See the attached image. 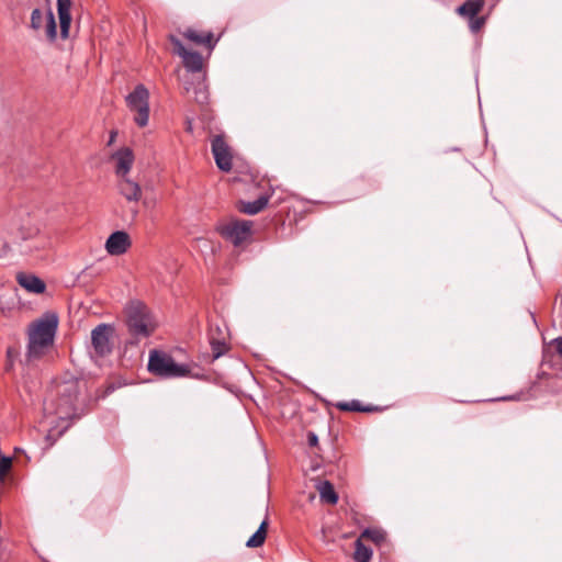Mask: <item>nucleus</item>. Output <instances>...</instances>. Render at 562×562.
<instances>
[{
  "label": "nucleus",
  "instance_id": "nucleus-14",
  "mask_svg": "<svg viewBox=\"0 0 562 562\" xmlns=\"http://www.w3.org/2000/svg\"><path fill=\"white\" fill-rule=\"evenodd\" d=\"M183 36L198 45H205L210 49H212L216 43V41L213 40V33L211 32H200L193 29H188L183 33Z\"/></svg>",
  "mask_w": 562,
  "mask_h": 562
},
{
  "label": "nucleus",
  "instance_id": "nucleus-26",
  "mask_svg": "<svg viewBox=\"0 0 562 562\" xmlns=\"http://www.w3.org/2000/svg\"><path fill=\"white\" fill-rule=\"evenodd\" d=\"M44 20H46V15H44V13L40 9H34L32 11L31 26L34 30L41 29Z\"/></svg>",
  "mask_w": 562,
  "mask_h": 562
},
{
  "label": "nucleus",
  "instance_id": "nucleus-18",
  "mask_svg": "<svg viewBox=\"0 0 562 562\" xmlns=\"http://www.w3.org/2000/svg\"><path fill=\"white\" fill-rule=\"evenodd\" d=\"M319 497L327 504L335 505L338 502V495L334 490V486L328 481H323L317 485Z\"/></svg>",
  "mask_w": 562,
  "mask_h": 562
},
{
  "label": "nucleus",
  "instance_id": "nucleus-8",
  "mask_svg": "<svg viewBox=\"0 0 562 562\" xmlns=\"http://www.w3.org/2000/svg\"><path fill=\"white\" fill-rule=\"evenodd\" d=\"M212 153L214 156V160L218 169L222 171L228 172L232 169V151L231 147L225 142L224 137L221 135H216L213 137L211 142Z\"/></svg>",
  "mask_w": 562,
  "mask_h": 562
},
{
  "label": "nucleus",
  "instance_id": "nucleus-28",
  "mask_svg": "<svg viewBox=\"0 0 562 562\" xmlns=\"http://www.w3.org/2000/svg\"><path fill=\"white\" fill-rule=\"evenodd\" d=\"M485 24V18L484 16H474V18H471L470 19V30L473 32V33H476L479 32L483 25Z\"/></svg>",
  "mask_w": 562,
  "mask_h": 562
},
{
  "label": "nucleus",
  "instance_id": "nucleus-2",
  "mask_svg": "<svg viewBox=\"0 0 562 562\" xmlns=\"http://www.w3.org/2000/svg\"><path fill=\"white\" fill-rule=\"evenodd\" d=\"M58 326V317L54 313H46L35 321L29 328L27 360L43 357L54 342Z\"/></svg>",
  "mask_w": 562,
  "mask_h": 562
},
{
  "label": "nucleus",
  "instance_id": "nucleus-1",
  "mask_svg": "<svg viewBox=\"0 0 562 562\" xmlns=\"http://www.w3.org/2000/svg\"><path fill=\"white\" fill-rule=\"evenodd\" d=\"M88 402L87 382L83 379L70 378L55 384L44 401V413L46 417H56L61 425L49 429L46 436L49 445L68 429L69 419L83 413Z\"/></svg>",
  "mask_w": 562,
  "mask_h": 562
},
{
  "label": "nucleus",
  "instance_id": "nucleus-21",
  "mask_svg": "<svg viewBox=\"0 0 562 562\" xmlns=\"http://www.w3.org/2000/svg\"><path fill=\"white\" fill-rule=\"evenodd\" d=\"M210 344L212 348L213 360L220 358L228 350V346L223 339H215L213 336H211Z\"/></svg>",
  "mask_w": 562,
  "mask_h": 562
},
{
  "label": "nucleus",
  "instance_id": "nucleus-19",
  "mask_svg": "<svg viewBox=\"0 0 562 562\" xmlns=\"http://www.w3.org/2000/svg\"><path fill=\"white\" fill-rule=\"evenodd\" d=\"M268 519L266 518L259 526L258 530L248 539L246 546L248 548H258L265 543L267 537Z\"/></svg>",
  "mask_w": 562,
  "mask_h": 562
},
{
  "label": "nucleus",
  "instance_id": "nucleus-25",
  "mask_svg": "<svg viewBox=\"0 0 562 562\" xmlns=\"http://www.w3.org/2000/svg\"><path fill=\"white\" fill-rule=\"evenodd\" d=\"M194 92V100L203 104L207 101V90L203 82H199L198 86L193 90Z\"/></svg>",
  "mask_w": 562,
  "mask_h": 562
},
{
  "label": "nucleus",
  "instance_id": "nucleus-4",
  "mask_svg": "<svg viewBox=\"0 0 562 562\" xmlns=\"http://www.w3.org/2000/svg\"><path fill=\"white\" fill-rule=\"evenodd\" d=\"M147 367L149 372L164 379L182 378L191 374L190 364H179L169 353L159 350L149 352Z\"/></svg>",
  "mask_w": 562,
  "mask_h": 562
},
{
  "label": "nucleus",
  "instance_id": "nucleus-30",
  "mask_svg": "<svg viewBox=\"0 0 562 562\" xmlns=\"http://www.w3.org/2000/svg\"><path fill=\"white\" fill-rule=\"evenodd\" d=\"M559 358H560V361L562 363V337H558L553 340L552 342Z\"/></svg>",
  "mask_w": 562,
  "mask_h": 562
},
{
  "label": "nucleus",
  "instance_id": "nucleus-20",
  "mask_svg": "<svg viewBox=\"0 0 562 562\" xmlns=\"http://www.w3.org/2000/svg\"><path fill=\"white\" fill-rule=\"evenodd\" d=\"M372 558V550L366 547L361 539H357L355 542V554L353 559L356 562H370Z\"/></svg>",
  "mask_w": 562,
  "mask_h": 562
},
{
  "label": "nucleus",
  "instance_id": "nucleus-7",
  "mask_svg": "<svg viewBox=\"0 0 562 562\" xmlns=\"http://www.w3.org/2000/svg\"><path fill=\"white\" fill-rule=\"evenodd\" d=\"M111 334L112 327L106 324H100L91 331V344L97 356L104 357L111 353Z\"/></svg>",
  "mask_w": 562,
  "mask_h": 562
},
{
  "label": "nucleus",
  "instance_id": "nucleus-16",
  "mask_svg": "<svg viewBox=\"0 0 562 562\" xmlns=\"http://www.w3.org/2000/svg\"><path fill=\"white\" fill-rule=\"evenodd\" d=\"M269 198L266 195L259 196L257 200L252 202H240L239 211L248 214L255 215L261 212L268 204Z\"/></svg>",
  "mask_w": 562,
  "mask_h": 562
},
{
  "label": "nucleus",
  "instance_id": "nucleus-3",
  "mask_svg": "<svg viewBox=\"0 0 562 562\" xmlns=\"http://www.w3.org/2000/svg\"><path fill=\"white\" fill-rule=\"evenodd\" d=\"M125 312L126 324L131 335L137 338H146L154 333L156 322L144 303L132 301L127 304Z\"/></svg>",
  "mask_w": 562,
  "mask_h": 562
},
{
  "label": "nucleus",
  "instance_id": "nucleus-13",
  "mask_svg": "<svg viewBox=\"0 0 562 562\" xmlns=\"http://www.w3.org/2000/svg\"><path fill=\"white\" fill-rule=\"evenodd\" d=\"M16 281L31 293L40 294L45 291V283L34 274L20 272L16 274Z\"/></svg>",
  "mask_w": 562,
  "mask_h": 562
},
{
  "label": "nucleus",
  "instance_id": "nucleus-5",
  "mask_svg": "<svg viewBox=\"0 0 562 562\" xmlns=\"http://www.w3.org/2000/svg\"><path fill=\"white\" fill-rule=\"evenodd\" d=\"M128 110L134 114V122L145 127L149 121V91L139 83L125 98Z\"/></svg>",
  "mask_w": 562,
  "mask_h": 562
},
{
  "label": "nucleus",
  "instance_id": "nucleus-31",
  "mask_svg": "<svg viewBox=\"0 0 562 562\" xmlns=\"http://www.w3.org/2000/svg\"><path fill=\"white\" fill-rule=\"evenodd\" d=\"M308 443L311 446H315L317 443V436L315 434H308Z\"/></svg>",
  "mask_w": 562,
  "mask_h": 562
},
{
  "label": "nucleus",
  "instance_id": "nucleus-29",
  "mask_svg": "<svg viewBox=\"0 0 562 562\" xmlns=\"http://www.w3.org/2000/svg\"><path fill=\"white\" fill-rule=\"evenodd\" d=\"M12 465V459L9 457H2L0 459V479H3L4 475L9 472Z\"/></svg>",
  "mask_w": 562,
  "mask_h": 562
},
{
  "label": "nucleus",
  "instance_id": "nucleus-17",
  "mask_svg": "<svg viewBox=\"0 0 562 562\" xmlns=\"http://www.w3.org/2000/svg\"><path fill=\"white\" fill-rule=\"evenodd\" d=\"M182 61L187 70L191 72H199L203 68L202 56L196 52H187L181 56Z\"/></svg>",
  "mask_w": 562,
  "mask_h": 562
},
{
  "label": "nucleus",
  "instance_id": "nucleus-12",
  "mask_svg": "<svg viewBox=\"0 0 562 562\" xmlns=\"http://www.w3.org/2000/svg\"><path fill=\"white\" fill-rule=\"evenodd\" d=\"M71 0H57V11L60 24V35L67 38L69 35V27L71 23Z\"/></svg>",
  "mask_w": 562,
  "mask_h": 562
},
{
  "label": "nucleus",
  "instance_id": "nucleus-24",
  "mask_svg": "<svg viewBox=\"0 0 562 562\" xmlns=\"http://www.w3.org/2000/svg\"><path fill=\"white\" fill-rule=\"evenodd\" d=\"M336 407L340 411L345 412H368L369 409L366 407H362L358 401H351V402H340L336 405Z\"/></svg>",
  "mask_w": 562,
  "mask_h": 562
},
{
  "label": "nucleus",
  "instance_id": "nucleus-6",
  "mask_svg": "<svg viewBox=\"0 0 562 562\" xmlns=\"http://www.w3.org/2000/svg\"><path fill=\"white\" fill-rule=\"evenodd\" d=\"M252 223L249 221H231L221 224L217 227L222 237L233 243L235 246L241 245L250 236Z\"/></svg>",
  "mask_w": 562,
  "mask_h": 562
},
{
  "label": "nucleus",
  "instance_id": "nucleus-11",
  "mask_svg": "<svg viewBox=\"0 0 562 562\" xmlns=\"http://www.w3.org/2000/svg\"><path fill=\"white\" fill-rule=\"evenodd\" d=\"M117 190L128 202H138L143 195L139 183L131 179L130 176L119 178Z\"/></svg>",
  "mask_w": 562,
  "mask_h": 562
},
{
  "label": "nucleus",
  "instance_id": "nucleus-27",
  "mask_svg": "<svg viewBox=\"0 0 562 562\" xmlns=\"http://www.w3.org/2000/svg\"><path fill=\"white\" fill-rule=\"evenodd\" d=\"M169 40L173 46V52L179 55L180 57L186 54L188 50L186 49V47L183 46L182 42L176 37L175 35H170L169 36Z\"/></svg>",
  "mask_w": 562,
  "mask_h": 562
},
{
  "label": "nucleus",
  "instance_id": "nucleus-15",
  "mask_svg": "<svg viewBox=\"0 0 562 562\" xmlns=\"http://www.w3.org/2000/svg\"><path fill=\"white\" fill-rule=\"evenodd\" d=\"M484 7V0H467L457 9V12L464 18L476 16Z\"/></svg>",
  "mask_w": 562,
  "mask_h": 562
},
{
  "label": "nucleus",
  "instance_id": "nucleus-10",
  "mask_svg": "<svg viewBox=\"0 0 562 562\" xmlns=\"http://www.w3.org/2000/svg\"><path fill=\"white\" fill-rule=\"evenodd\" d=\"M130 235L124 231L112 233L105 241V250L111 256H121L131 247Z\"/></svg>",
  "mask_w": 562,
  "mask_h": 562
},
{
  "label": "nucleus",
  "instance_id": "nucleus-9",
  "mask_svg": "<svg viewBox=\"0 0 562 562\" xmlns=\"http://www.w3.org/2000/svg\"><path fill=\"white\" fill-rule=\"evenodd\" d=\"M117 178L127 177L134 164V153L130 147H122L111 156Z\"/></svg>",
  "mask_w": 562,
  "mask_h": 562
},
{
  "label": "nucleus",
  "instance_id": "nucleus-32",
  "mask_svg": "<svg viewBox=\"0 0 562 562\" xmlns=\"http://www.w3.org/2000/svg\"><path fill=\"white\" fill-rule=\"evenodd\" d=\"M7 356H8L9 359H11L12 356H13V350L9 348L8 351H7Z\"/></svg>",
  "mask_w": 562,
  "mask_h": 562
},
{
  "label": "nucleus",
  "instance_id": "nucleus-22",
  "mask_svg": "<svg viewBox=\"0 0 562 562\" xmlns=\"http://www.w3.org/2000/svg\"><path fill=\"white\" fill-rule=\"evenodd\" d=\"M369 539L371 541H373L374 543L379 544L381 543L382 541H384L385 539V533L383 530L381 529H371V528H368L366 530L362 531L361 536L359 539Z\"/></svg>",
  "mask_w": 562,
  "mask_h": 562
},
{
  "label": "nucleus",
  "instance_id": "nucleus-33",
  "mask_svg": "<svg viewBox=\"0 0 562 562\" xmlns=\"http://www.w3.org/2000/svg\"><path fill=\"white\" fill-rule=\"evenodd\" d=\"M115 135H116V133H115V132H113V133L111 134L110 142H112V140L114 139Z\"/></svg>",
  "mask_w": 562,
  "mask_h": 562
},
{
  "label": "nucleus",
  "instance_id": "nucleus-23",
  "mask_svg": "<svg viewBox=\"0 0 562 562\" xmlns=\"http://www.w3.org/2000/svg\"><path fill=\"white\" fill-rule=\"evenodd\" d=\"M46 35L50 41L55 40L57 35L55 18L50 10L46 13Z\"/></svg>",
  "mask_w": 562,
  "mask_h": 562
}]
</instances>
